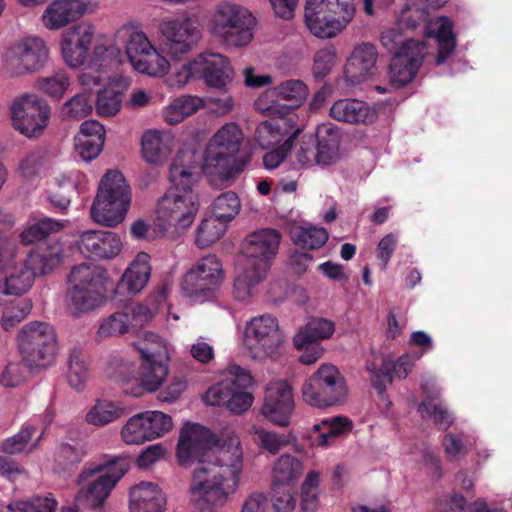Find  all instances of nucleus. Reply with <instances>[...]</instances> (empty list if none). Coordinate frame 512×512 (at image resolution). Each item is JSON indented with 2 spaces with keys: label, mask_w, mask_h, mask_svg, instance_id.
Segmentation results:
<instances>
[{
  "label": "nucleus",
  "mask_w": 512,
  "mask_h": 512,
  "mask_svg": "<svg viewBox=\"0 0 512 512\" xmlns=\"http://www.w3.org/2000/svg\"><path fill=\"white\" fill-rule=\"evenodd\" d=\"M177 457L181 465L197 462L190 484L194 499L222 507L239 488L243 450L234 427L226 426L216 436L202 425L184 424Z\"/></svg>",
  "instance_id": "f257e3e1"
},
{
  "label": "nucleus",
  "mask_w": 512,
  "mask_h": 512,
  "mask_svg": "<svg viewBox=\"0 0 512 512\" xmlns=\"http://www.w3.org/2000/svg\"><path fill=\"white\" fill-rule=\"evenodd\" d=\"M245 137L242 130H217L204 152V171L210 177L229 179L239 174L259 150L272 148L263 156L267 170L280 166L288 153L298 148L303 130H256Z\"/></svg>",
  "instance_id": "f03ea898"
},
{
  "label": "nucleus",
  "mask_w": 512,
  "mask_h": 512,
  "mask_svg": "<svg viewBox=\"0 0 512 512\" xmlns=\"http://www.w3.org/2000/svg\"><path fill=\"white\" fill-rule=\"evenodd\" d=\"M204 171V153L201 145L193 139L178 150L171 166L169 179L171 188L158 200L156 225L160 231L180 232L191 226L199 209L198 196L192 190L200 172Z\"/></svg>",
  "instance_id": "7ed1b4c3"
},
{
  "label": "nucleus",
  "mask_w": 512,
  "mask_h": 512,
  "mask_svg": "<svg viewBox=\"0 0 512 512\" xmlns=\"http://www.w3.org/2000/svg\"><path fill=\"white\" fill-rule=\"evenodd\" d=\"M127 463L119 457H105L87 464L78 476L80 487L75 500L80 505L99 507L127 472Z\"/></svg>",
  "instance_id": "20e7f679"
},
{
  "label": "nucleus",
  "mask_w": 512,
  "mask_h": 512,
  "mask_svg": "<svg viewBox=\"0 0 512 512\" xmlns=\"http://www.w3.org/2000/svg\"><path fill=\"white\" fill-rule=\"evenodd\" d=\"M106 271L98 265L80 264L72 268L67 279L65 303L74 315L100 307L106 300Z\"/></svg>",
  "instance_id": "39448f33"
},
{
  "label": "nucleus",
  "mask_w": 512,
  "mask_h": 512,
  "mask_svg": "<svg viewBox=\"0 0 512 512\" xmlns=\"http://www.w3.org/2000/svg\"><path fill=\"white\" fill-rule=\"evenodd\" d=\"M131 202V190L123 174L118 170H109L102 177L97 195L90 209L94 222L116 227L128 211Z\"/></svg>",
  "instance_id": "423d86ee"
},
{
  "label": "nucleus",
  "mask_w": 512,
  "mask_h": 512,
  "mask_svg": "<svg viewBox=\"0 0 512 512\" xmlns=\"http://www.w3.org/2000/svg\"><path fill=\"white\" fill-rule=\"evenodd\" d=\"M170 360H142L138 374L134 362L115 357L111 361L113 372L109 375L122 383L126 394L140 397L145 392L157 391L169 374Z\"/></svg>",
  "instance_id": "0eeeda50"
},
{
  "label": "nucleus",
  "mask_w": 512,
  "mask_h": 512,
  "mask_svg": "<svg viewBox=\"0 0 512 512\" xmlns=\"http://www.w3.org/2000/svg\"><path fill=\"white\" fill-rule=\"evenodd\" d=\"M252 385L250 372L231 364L225 369L223 379L207 390L204 401L210 406H225L233 414H242L253 404V395L246 391Z\"/></svg>",
  "instance_id": "6e6552de"
},
{
  "label": "nucleus",
  "mask_w": 512,
  "mask_h": 512,
  "mask_svg": "<svg viewBox=\"0 0 512 512\" xmlns=\"http://www.w3.org/2000/svg\"><path fill=\"white\" fill-rule=\"evenodd\" d=\"M359 0H307L305 23L322 39L335 37L354 17Z\"/></svg>",
  "instance_id": "1a4fd4ad"
},
{
  "label": "nucleus",
  "mask_w": 512,
  "mask_h": 512,
  "mask_svg": "<svg viewBox=\"0 0 512 512\" xmlns=\"http://www.w3.org/2000/svg\"><path fill=\"white\" fill-rule=\"evenodd\" d=\"M17 342L23 361L30 369H45L54 363L58 341L55 329L49 323H27L19 332Z\"/></svg>",
  "instance_id": "9d476101"
},
{
  "label": "nucleus",
  "mask_w": 512,
  "mask_h": 512,
  "mask_svg": "<svg viewBox=\"0 0 512 512\" xmlns=\"http://www.w3.org/2000/svg\"><path fill=\"white\" fill-rule=\"evenodd\" d=\"M194 67L197 80H203L209 88L222 92L221 98H210L211 111L218 116L229 113L233 108V100L227 94V87L234 77L229 59L219 53L204 52L194 58Z\"/></svg>",
  "instance_id": "9b49d317"
},
{
  "label": "nucleus",
  "mask_w": 512,
  "mask_h": 512,
  "mask_svg": "<svg viewBox=\"0 0 512 512\" xmlns=\"http://www.w3.org/2000/svg\"><path fill=\"white\" fill-rule=\"evenodd\" d=\"M343 157L340 130H315L314 133H299L295 151L297 163L302 168L331 166Z\"/></svg>",
  "instance_id": "f8f14e48"
},
{
  "label": "nucleus",
  "mask_w": 512,
  "mask_h": 512,
  "mask_svg": "<svg viewBox=\"0 0 512 512\" xmlns=\"http://www.w3.org/2000/svg\"><path fill=\"white\" fill-rule=\"evenodd\" d=\"M225 280L221 260L213 254L198 259L186 272L181 288L184 296L193 303L214 299Z\"/></svg>",
  "instance_id": "ddd939ff"
},
{
  "label": "nucleus",
  "mask_w": 512,
  "mask_h": 512,
  "mask_svg": "<svg viewBox=\"0 0 512 512\" xmlns=\"http://www.w3.org/2000/svg\"><path fill=\"white\" fill-rule=\"evenodd\" d=\"M306 84L297 79H291L269 89L255 102L256 108L271 120L281 119L286 128H295L294 109L298 108L307 98Z\"/></svg>",
  "instance_id": "4468645a"
},
{
  "label": "nucleus",
  "mask_w": 512,
  "mask_h": 512,
  "mask_svg": "<svg viewBox=\"0 0 512 512\" xmlns=\"http://www.w3.org/2000/svg\"><path fill=\"white\" fill-rule=\"evenodd\" d=\"M347 387L338 368L329 363L322 364L302 386V398L315 408L332 407L344 402Z\"/></svg>",
  "instance_id": "2eb2a0df"
},
{
  "label": "nucleus",
  "mask_w": 512,
  "mask_h": 512,
  "mask_svg": "<svg viewBox=\"0 0 512 512\" xmlns=\"http://www.w3.org/2000/svg\"><path fill=\"white\" fill-rule=\"evenodd\" d=\"M284 340L278 319L271 314L256 316L246 324L244 344L254 360L264 361L276 357Z\"/></svg>",
  "instance_id": "dca6fc26"
},
{
  "label": "nucleus",
  "mask_w": 512,
  "mask_h": 512,
  "mask_svg": "<svg viewBox=\"0 0 512 512\" xmlns=\"http://www.w3.org/2000/svg\"><path fill=\"white\" fill-rule=\"evenodd\" d=\"M49 50L38 36H28L15 42L5 55L6 69L11 76H25L40 72L48 63Z\"/></svg>",
  "instance_id": "f3484780"
},
{
  "label": "nucleus",
  "mask_w": 512,
  "mask_h": 512,
  "mask_svg": "<svg viewBox=\"0 0 512 512\" xmlns=\"http://www.w3.org/2000/svg\"><path fill=\"white\" fill-rule=\"evenodd\" d=\"M125 52L133 68L142 74L161 77L169 70V61L158 52L141 31L130 32Z\"/></svg>",
  "instance_id": "a211bd4d"
},
{
  "label": "nucleus",
  "mask_w": 512,
  "mask_h": 512,
  "mask_svg": "<svg viewBox=\"0 0 512 512\" xmlns=\"http://www.w3.org/2000/svg\"><path fill=\"white\" fill-rule=\"evenodd\" d=\"M280 242L281 234L273 228H262L250 233L242 244L244 263L269 272Z\"/></svg>",
  "instance_id": "6ab92c4d"
},
{
  "label": "nucleus",
  "mask_w": 512,
  "mask_h": 512,
  "mask_svg": "<svg viewBox=\"0 0 512 512\" xmlns=\"http://www.w3.org/2000/svg\"><path fill=\"white\" fill-rule=\"evenodd\" d=\"M13 128H47L51 117L48 102L33 93H23L10 105Z\"/></svg>",
  "instance_id": "aec40b11"
},
{
  "label": "nucleus",
  "mask_w": 512,
  "mask_h": 512,
  "mask_svg": "<svg viewBox=\"0 0 512 512\" xmlns=\"http://www.w3.org/2000/svg\"><path fill=\"white\" fill-rule=\"evenodd\" d=\"M294 410L292 388L283 380L271 382L265 391L261 414L274 425L286 427Z\"/></svg>",
  "instance_id": "412c9836"
},
{
  "label": "nucleus",
  "mask_w": 512,
  "mask_h": 512,
  "mask_svg": "<svg viewBox=\"0 0 512 512\" xmlns=\"http://www.w3.org/2000/svg\"><path fill=\"white\" fill-rule=\"evenodd\" d=\"M427 46L424 42H409L394 56L389 66L390 81L396 88L412 82L423 64Z\"/></svg>",
  "instance_id": "4be33fe9"
},
{
  "label": "nucleus",
  "mask_w": 512,
  "mask_h": 512,
  "mask_svg": "<svg viewBox=\"0 0 512 512\" xmlns=\"http://www.w3.org/2000/svg\"><path fill=\"white\" fill-rule=\"evenodd\" d=\"M165 48L172 57L188 53L200 38V31L190 18L166 20L160 24Z\"/></svg>",
  "instance_id": "5701e85b"
},
{
  "label": "nucleus",
  "mask_w": 512,
  "mask_h": 512,
  "mask_svg": "<svg viewBox=\"0 0 512 512\" xmlns=\"http://www.w3.org/2000/svg\"><path fill=\"white\" fill-rule=\"evenodd\" d=\"M77 247L85 257L109 260L121 253L123 241L120 235L112 231L87 230L79 236Z\"/></svg>",
  "instance_id": "b1692460"
},
{
  "label": "nucleus",
  "mask_w": 512,
  "mask_h": 512,
  "mask_svg": "<svg viewBox=\"0 0 512 512\" xmlns=\"http://www.w3.org/2000/svg\"><path fill=\"white\" fill-rule=\"evenodd\" d=\"M93 35V27L85 24L73 26L63 34L61 51L68 66L76 68L84 64Z\"/></svg>",
  "instance_id": "393cba45"
},
{
  "label": "nucleus",
  "mask_w": 512,
  "mask_h": 512,
  "mask_svg": "<svg viewBox=\"0 0 512 512\" xmlns=\"http://www.w3.org/2000/svg\"><path fill=\"white\" fill-rule=\"evenodd\" d=\"M151 270L150 256L145 252L138 253L119 279L114 294L126 298L138 295L148 284Z\"/></svg>",
  "instance_id": "a878e982"
},
{
  "label": "nucleus",
  "mask_w": 512,
  "mask_h": 512,
  "mask_svg": "<svg viewBox=\"0 0 512 512\" xmlns=\"http://www.w3.org/2000/svg\"><path fill=\"white\" fill-rule=\"evenodd\" d=\"M176 145L173 130H145L140 140V153L150 165H162L166 162Z\"/></svg>",
  "instance_id": "bb28decb"
},
{
  "label": "nucleus",
  "mask_w": 512,
  "mask_h": 512,
  "mask_svg": "<svg viewBox=\"0 0 512 512\" xmlns=\"http://www.w3.org/2000/svg\"><path fill=\"white\" fill-rule=\"evenodd\" d=\"M378 58V51L371 43L357 45L344 66L347 82L356 85L364 82L373 74Z\"/></svg>",
  "instance_id": "cd10ccee"
},
{
  "label": "nucleus",
  "mask_w": 512,
  "mask_h": 512,
  "mask_svg": "<svg viewBox=\"0 0 512 512\" xmlns=\"http://www.w3.org/2000/svg\"><path fill=\"white\" fill-rule=\"evenodd\" d=\"M268 271L243 263L235 274L232 287L233 298L241 304H250L259 293L260 284Z\"/></svg>",
  "instance_id": "c85d7f7f"
},
{
  "label": "nucleus",
  "mask_w": 512,
  "mask_h": 512,
  "mask_svg": "<svg viewBox=\"0 0 512 512\" xmlns=\"http://www.w3.org/2000/svg\"><path fill=\"white\" fill-rule=\"evenodd\" d=\"M131 81L124 76L109 78V81L97 93L94 101L96 112L101 117L115 116L122 107L123 97Z\"/></svg>",
  "instance_id": "c756f323"
},
{
  "label": "nucleus",
  "mask_w": 512,
  "mask_h": 512,
  "mask_svg": "<svg viewBox=\"0 0 512 512\" xmlns=\"http://www.w3.org/2000/svg\"><path fill=\"white\" fill-rule=\"evenodd\" d=\"M38 276H44L57 268L64 258V244L60 239H50L25 256Z\"/></svg>",
  "instance_id": "7c9ffc66"
},
{
  "label": "nucleus",
  "mask_w": 512,
  "mask_h": 512,
  "mask_svg": "<svg viewBox=\"0 0 512 512\" xmlns=\"http://www.w3.org/2000/svg\"><path fill=\"white\" fill-rule=\"evenodd\" d=\"M166 497L156 484L142 481L130 490L129 512H164Z\"/></svg>",
  "instance_id": "2f4dec72"
},
{
  "label": "nucleus",
  "mask_w": 512,
  "mask_h": 512,
  "mask_svg": "<svg viewBox=\"0 0 512 512\" xmlns=\"http://www.w3.org/2000/svg\"><path fill=\"white\" fill-rule=\"evenodd\" d=\"M86 11L81 0H55L44 11L42 21L49 30H58L79 19Z\"/></svg>",
  "instance_id": "473e14b6"
},
{
  "label": "nucleus",
  "mask_w": 512,
  "mask_h": 512,
  "mask_svg": "<svg viewBox=\"0 0 512 512\" xmlns=\"http://www.w3.org/2000/svg\"><path fill=\"white\" fill-rule=\"evenodd\" d=\"M330 116L340 122L370 125L377 119V113L367 103L356 99H341L330 108Z\"/></svg>",
  "instance_id": "72a5a7b5"
},
{
  "label": "nucleus",
  "mask_w": 512,
  "mask_h": 512,
  "mask_svg": "<svg viewBox=\"0 0 512 512\" xmlns=\"http://www.w3.org/2000/svg\"><path fill=\"white\" fill-rule=\"evenodd\" d=\"M2 272L5 273L3 278L6 283V291L15 297H21L28 293L38 277L26 258H20V255L10 267L3 269Z\"/></svg>",
  "instance_id": "f704fd0d"
},
{
  "label": "nucleus",
  "mask_w": 512,
  "mask_h": 512,
  "mask_svg": "<svg viewBox=\"0 0 512 512\" xmlns=\"http://www.w3.org/2000/svg\"><path fill=\"white\" fill-rule=\"evenodd\" d=\"M302 461L291 454H282L273 463L271 483L273 487H293L303 474Z\"/></svg>",
  "instance_id": "c9c22d12"
},
{
  "label": "nucleus",
  "mask_w": 512,
  "mask_h": 512,
  "mask_svg": "<svg viewBox=\"0 0 512 512\" xmlns=\"http://www.w3.org/2000/svg\"><path fill=\"white\" fill-rule=\"evenodd\" d=\"M169 294V287L163 283L143 301L126 308L132 320V326L143 325L153 320L155 314L163 305Z\"/></svg>",
  "instance_id": "e433bc0d"
},
{
  "label": "nucleus",
  "mask_w": 512,
  "mask_h": 512,
  "mask_svg": "<svg viewBox=\"0 0 512 512\" xmlns=\"http://www.w3.org/2000/svg\"><path fill=\"white\" fill-rule=\"evenodd\" d=\"M390 359L380 352L371 351V359L366 360V369L371 374V383L377 390L381 401L391 405L385 393L387 385L392 383Z\"/></svg>",
  "instance_id": "4c0bfd02"
},
{
  "label": "nucleus",
  "mask_w": 512,
  "mask_h": 512,
  "mask_svg": "<svg viewBox=\"0 0 512 512\" xmlns=\"http://www.w3.org/2000/svg\"><path fill=\"white\" fill-rule=\"evenodd\" d=\"M134 347L139 352L141 360H170L171 345L162 336L152 331L139 333Z\"/></svg>",
  "instance_id": "58836bf2"
},
{
  "label": "nucleus",
  "mask_w": 512,
  "mask_h": 512,
  "mask_svg": "<svg viewBox=\"0 0 512 512\" xmlns=\"http://www.w3.org/2000/svg\"><path fill=\"white\" fill-rule=\"evenodd\" d=\"M335 324L326 318H312L293 337L294 347H303L309 341L320 343L332 337Z\"/></svg>",
  "instance_id": "ea45409f"
},
{
  "label": "nucleus",
  "mask_w": 512,
  "mask_h": 512,
  "mask_svg": "<svg viewBox=\"0 0 512 512\" xmlns=\"http://www.w3.org/2000/svg\"><path fill=\"white\" fill-rule=\"evenodd\" d=\"M106 130H78L74 136V150L85 162L96 159L101 153Z\"/></svg>",
  "instance_id": "a19ab883"
},
{
  "label": "nucleus",
  "mask_w": 512,
  "mask_h": 512,
  "mask_svg": "<svg viewBox=\"0 0 512 512\" xmlns=\"http://www.w3.org/2000/svg\"><path fill=\"white\" fill-rule=\"evenodd\" d=\"M240 19L227 29V33L219 34L224 44L233 47H242L248 45L253 39V29L255 18L250 11H241Z\"/></svg>",
  "instance_id": "79ce46f5"
},
{
  "label": "nucleus",
  "mask_w": 512,
  "mask_h": 512,
  "mask_svg": "<svg viewBox=\"0 0 512 512\" xmlns=\"http://www.w3.org/2000/svg\"><path fill=\"white\" fill-rule=\"evenodd\" d=\"M123 415L124 407L120 402L98 399L87 411L85 421L89 425L103 427L115 422Z\"/></svg>",
  "instance_id": "37998d69"
},
{
  "label": "nucleus",
  "mask_w": 512,
  "mask_h": 512,
  "mask_svg": "<svg viewBox=\"0 0 512 512\" xmlns=\"http://www.w3.org/2000/svg\"><path fill=\"white\" fill-rule=\"evenodd\" d=\"M67 224L68 220H56L50 217H42L29 222L21 231L19 239L22 244L30 245L43 240L50 234L61 231Z\"/></svg>",
  "instance_id": "c03bdc74"
},
{
  "label": "nucleus",
  "mask_w": 512,
  "mask_h": 512,
  "mask_svg": "<svg viewBox=\"0 0 512 512\" xmlns=\"http://www.w3.org/2000/svg\"><path fill=\"white\" fill-rule=\"evenodd\" d=\"M90 377L86 356L82 349L74 347L70 350L67 360L66 379L68 385L75 391L85 389Z\"/></svg>",
  "instance_id": "a18cd8bd"
},
{
  "label": "nucleus",
  "mask_w": 512,
  "mask_h": 512,
  "mask_svg": "<svg viewBox=\"0 0 512 512\" xmlns=\"http://www.w3.org/2000/svg\"><path fill=\"white\" fill-rule=\"evenodd\" d=\"M475 444L476 438L464 431L448 432L441 441L445 458L450 462H458L465 458Z\"/></svg>",
  "instance_id": "49530a36"
},
{
  "label": "nucleus",
  "mask_w": 512,
  "mask_h": 512,
  "mask_svg": "<svg viewBox=\"0 0 512 512\" xmlns=\"http://www.w3.org/2000/svg\"><path fill=\"white\" fill-rule=\"evenodd\" d=\"M114 49H107L100 46L95 47L94 49V60L93 65L98 67V69H94L93 67H88L84 69L80 75L78 76V80L83 87L91 89L94 86L100 85L106 78H110L106 76L105 68L108 67L107 56L113 55Z\"/></svg>",
  "instance_id": "de8ad7c7"
},
{
  "label": "nucleus",
  "mask_w": 512,
  "mask_h": 512,
  "mask_svg": "<svg viewBox=\"0 0 512 512\" xmlns=\"http://www.w3.org/2000/svg\"><path fill=\"white\" fill-rule=\"evenodd\" d=\"M36 429L32 425H24L22 429L12 437L5 439L1 444V449L6 454H17L27 450L32 452L39 444L43 433H41L35 442L30 444V441L35 434Z\"/></svg>",
  "instance_id": "09e8293b"
},
{
  "label": "nucleus",
  "mask_w": 512,
  "mask_h": 512,
  "mask_svg": "<svg viewBox=\"0 0 512 512\" xmlns=\"http://www.w3.org/2000/svg\"><path fill=\"white\" fill-rule=\"evenodd\" d=\"M291 238L298 246L307 249H318L328 240V232L325 228L306 225L295 227L291 232Z\"/></svg>",
  "instance_id": "8fccbe9b"
},
{
  "label": "nucleus",
  "mask_w": 512,
  "mask_h": 512,
  "mask_svg": "<svg viewBox=\"0 0 512 512\" xmlns=\"http://www.w3.org/2000/svg\"><path fill=\"white\" fill-rule=\"evenodd\" d=\"M120 434L122 440L128 445H140L146 441H152L143 412L130 417Z\"/></svg>",
  "instance_id": "3c124183"
},
{
  "label": "nucleus",
  "mask_w": 512,
  "mask_h": 512,
  "mask_svg": "<svg viewBox=\"0 0 512 512\" xmlns=\"http://www.w3.org/2000/svg\"><path fill=\"white\" fill-rule=\"evenodd\" d=\"M131 327L133 326L129 312L116 311L100 322L97 334L101 338L120 336L129 332Z\"/></svg>",
  "instance_id": "603ef678"
},
{
  "label": "nucleus",
  "mask_w": 512,
  "mask_h": 512,
  "mask_svg": "<svg viewBox=\"0 0 512 512\" xmlns=\"http://www.w3.org/2000/svg\"><path fill=\"white\" fill-rule=\"evenodd\" d=\"M224 220L212 215L202 220L197 229L196 245L200 248H206L218 241L226 231Z\"/></svg>",
  "instance_id": "864d4df0"
},
{
  "label": "nucleus",
  "mask_w": 512,
  "mask_h": 512,
  "mask_svg": "<svg viewBox=\"0 0 512 512\" xmlns=\"http://www.w3.org/2000/svg\"><path fill=\"white\" fill-rule=\"evenodd\" d=\"M247 9L231 3H223L218 6L211 19V31L215 36L227 33L228 27L240 19V12Z\"/></svg>",
  "instance_id": "5fc2aeb1"
},
{
  "label": "nucleus",
  "mask_w": 512,
  "mask_h": 512,
  "mask_svg": "<svg viewBox=\"0 0 512 512\" xmlns=\"http://www.w3.org/2000/svg\"><path fill=\"white\" fill-rule=\"evenodd\" d=\"M35 88L54 99H61L70 86V79L64 70H58L53 75L39 77Z\"/></svg>",
  "instance_id": "6e6d98bb"
},
{
  "label": "nucleus",
  "mask_w": 512,
  "mask_h": 512,
  "mask_svg": "<svg viewBox=\"0 0 512 512\" xmlns=\"http://www.w3.org/2000/svg\"><path fill=\"white\" fill-rule=\"evenodd\" d=\"M435 37L438 44L436 64L441 65L453 54L456 47V38L450 20L441 19Z\"/></svg>",
  "instance_id": "4d7b16f0"
},
{
  "label": "nucleus",
  "mask_w": 512,
  "mask_h": 512,
  "mask_svg": "<svg viewBox=\"0 0 512 512\" xmlns=\"http://www.w3.org/2000/svg\"><path fill=\"white\" fill-rule=\"evenodd\" d=\"M320 474L312 470L307 473L301 484L300 507L304 512H313L319 504Z\"/></svg>",
  "instance_id": "13d9d810"
},
{
  "label": "nucleus",
  "mask_w": 512,
  "mask_h": 512,
  "mask_svg": "<svg viewBox=\"0 0 512 512\" xmlns=\"http://www.w3.org/2000/svg\"><path fill=\"white\" fill-rule=\"evenodd\" d=\"M251 433L256 437L257 445L270 454H277L290 443L287 434L268 431L258 425L252 426Z\"/></svg>",
  "instance_id": "bf43d9fd"
},
{
  "label": "nucleus",
  "mask_w": 512,
  "mask_h": 512,
  "mask_svg": "<svg viewBox=\"0 0 512 512\" xmlns=\"http://www.w3.org/2000/svg\"><path fill=\"white\" fill-rule=\"evenodd\" d=\"M417 412L423 419L432 420L443 430H447L455 420L453 413L442 403L422 401L418 404Z\"/></svg>",
  "instance_id": "052dcab7"
},
{
  "label": "nucleus",
  "mask_w": 512,
  "mask_h": 512,
  "mask_svg": "<svg viewBox=\"0 0 512 512\" xmlns=\"http://www.w3.org/2000/svg\"><path fill=\"white\" fill-rule=\"evenodd\" d=\"M94 100L90 93H79L64 103L61 113L66 120H81L93 110Z\"/></svg>",
  "instance_id": "680f3d73"
},
{
  "label": "nucleus",
  "mask_w": 512,
  "mask_h": 512,
  "mask_svg": "<svg viewBox=\"0 0 512 512\" xmlns=\"http://www.w3.org/2000/svg\"><path fill=\"white\" fill-rule=\"evenodd\" d=\"M202 106V99L197 96H183L175 99L165 116L170 125L178 124L184 117L190 116Z\"/></svg>",
  "instance_id": "e2e57ef3"
},
{
  "label": "nucleus",
  "mask_w": 512,
  "mask_h": 512,
  "mask_svg": "<svg viewBox=\"0 0 512 512\" xmlns=\"http://www.w3.org/2000/svg\"><path fill=\"white\" fill-rule=\"evenodd\" d=\"M241 202L235 192L229 191L219 195L213 202L212 215L231 221L240 211Z\"/></svg>",
  "instance_id": "0e129e2a"
},
{
  "label": "nucleus",
  "mask_w": 512,
  "mask_h": 512,
  "mask_svg": "<svg viewBox=\"0 0 512 512\" xmlns=\"http://www.w3.org/2000/svg\"><path fill=\"white\" fill-rule=\"evenodd\" d=\"M58 502L52 494L35 496L28 501H18L8 505L12 512H54Z\"/></svg>",
  "instance_id": "69168bd1"
},
{
  "label": "nucleus",
  "mask_w": 512,
  "mask_h": 512,
  "mask_svg": "<svg viewBox=\"0 0 512 512\" xmlns=\"http://www.w3.org/2000/svg\"><path fill=\"white\" fill-rule=\"evenodd\" d=\"M143 414L152 440L160 438L172 430L173 420L170 415L158 410L145 411Z\"/></svg>",
  "instance_id": "338daca9"
},
{
  "label": "nucleus",
  "mask_w": 512,
  "mask_h": 512,
  "mask_svg": "<svg viewBox=\"0 0 512 512\" xmlns=\"http://www.w3.org/2000/svg\"><path fill=\"white\" fill-rule=\"evenodd\" d=\"M32 310V302L30 300H22L17 302L10 309L3 312L1 319V327L5 331H10L25 319Z\"/></svg>",
  "instance_id": "774afa93"
}]
</instances>
